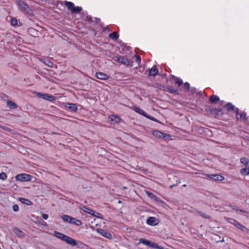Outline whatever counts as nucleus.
Masks as SVG:
<instances>
[{
    "label": "nucleus",
    "mask_w": 249,
    "mask_h": 249,
    "mask_svg": "<svg viewBox=\"0 0 249 249\" xmlns=\"http://www.w3.org/2000/svg\"><path fill=\"white\" fill-rule=\"evenodd\" d=\"M14 232L18 237H23L25 236V233L18 228L15 227L14 229Z\"/></svg>",
    "instance_id": "nucleus-16"
},
{
    "label": "nucleus",
    "mask_w": 249,
    "mask_h": 249,
    "mask_svg": "<svg viewBox=\"0 0 249 249\" xmlns=\"http://www.w3.org/2000/svg\"><path fill=\"white\" fill-rule=\"evenodd\" d=\"M199 249H207L204 248H199Z\"/></svg>",
    "instance_id": "nucleus-56"
},
{
    "label": "nucleus",
    "mask_w": 249,
    "mask_h": 249,
    "mask_svg": "<svg viewBox=\"0 0 249 249\" xmlns=\"http://www.w3.org/2000/svg\"><path fill=\"white\" fill-rule=\"evenodd\" d=\"M18 4L20 8L21 12L30 16H34L33 11L32 8L30 7L27 3L21 0H18Z\"/></svg>",
    "instance_id": "nucleus-2"
},
{
    "label": "nucleus",
    "mask_w": 249,
    "mask_h": 249,
    "mask_svg": "<svg viewBox=\"0 0 249 249\" xmlns=\"http://www.w3.org/2000/svg\"><path fill=\"white\" fill-rule=\"evenodd\" d=\"M196 90V89L195 88H193L190 89V91L191 93L194 94Z\"/></svg>",
    "instance_id": "nucleus-49"
},
{
    "label": "nucleus",
    "mask_w": 249,
    "mask_h": 249,
    "mask_svg": "<svg viewBox=\"0 0 249 249\" xmlns=\"http://www.w3.org/2000/svg\"><path fill=\"white\" fill-rule=\"evenodd\" d=\"M152 134L154 136L159 139H165L166 137H170V135L164 133H162L157 130H153L152 131Z\"/></svg>",
    "instance_id": "nucleus-8"
},
{
    "label": "nucleus",
    "mask_w": 249,
    "mask_h": 249,
    "mask_svg": "<svg viewBox=\"0 0 249 249\" xmlns=\"http://www.w3.org/2000/svg\"><path fill=\"white\" fill-rule=\"evenodd\" d=\"M133 109L137 113H138L144 117H145V116H146V113L145 112H144L143 110H142L141 108H140V107H139L137 106L133 107Z\"/></svg>",
    "instance_id": "nucleus-21"
},
{
    "label": "nucleus",
    "mask_w": 249,
    "mask_h": 249,
    "mask_svg": "<svg viewBox=\"0 0 249 249\" xmlns=\"http://www.w3.org/2000/svg\"><path fill=\"white\" fill-rule=\"evenodd\" d=\"M174 80L175 81V83L177 84L178 87H180L183 84L182 79L174 75H172L171 76L170 80Z\"/></svg>",
    "instance_id": "nucleus-14"
},
{
    "label": "nucleus",
    "mask_w": 249,
    "mask_h": 249,
    "mask_svg": "<svg viewBox=\"0 0 249 249\" xmlns=\"http://www.w3.org/2000/svg\"><path fill=\"white\" fill-rule=\"evenodd\" d=\"M158 73V69L156 68V66H153L151 69L149 70V75L155 76Z\"/></svg>",
    "instance_id": "nucleus-19"
},
{
    "label": "nucleus",
    "mask_w": 249,
    "mask_h": 249,
    "mask_svg": "<svg viewBox=\"0 0 249 249\" xmlns=\"http://www.w3.org/2000/svg\"><path fill=\"white\" fill-rule=\"evenodd\" d=\"M248 140L249 141V138H248Z\"/></svg>",
    "instance_id": "nucleus-59"
},
{
    "label": "nucleus",
    "mask_w": 249,
    "mask_h": 249,
    "mask_svg": "<svg viewBox=\"0 0 249 249\" xmlns=\"http://www.w3.org/2000/svg\"><path fill=\"white\" fill-rule=\"evenodd\" d=\"M146 224L150 226H156L158 224V220L155 217H149L146 220Z\"/></svg>",
    "instance_id": "nucleus-10"
},
{
    "label": "nucleus",
    "mask_w": 249,
    "mask_h": 249,
    "mask_svg": "<svg viewBox=\"0 0 249 249\" xmlns=\"http://www.w3.org/2000/svg\"><path fill=\"white\" fill-rule=\"evenodd\" d=\"M208 176L209 178L214 181H222L224 179V178L222 176L219 174H212Z\"/></svg>",
    "instance_id": "nucleus-11"
},
{
    "label": "nucleus",
    "mask_w": 249,
    "mask_h": 249,
    "mask_svg": "<svg viewBox=\"0 0 249 249\" xmlns=\"http://www.w3.org/2000/svg\"><path fill=\"white\" fill-rule=\"evenodd\" d=\"M143 244L144 245L150 247L152 248L156 249H164V248L162 246H160L158 244L152 242L150 241H149L144 238H141L139 240V243Z\"/></svg>",
    "instance_id": "nucleus-3"
},
{
    "label": "nucleus",
    "mask_w": 249,
    "mask_h": 249,
    "mask_svg": "<svg viewBox=\"0 0 249 249\" xmlns=\"http://www.w3.org/2000/svg\"><path fill=\"white\" fill-rule=\"evenodd\" d=\"M148 196L152 199L155 200V201L160 202V203H164V202L160 199V198L157 196L156 195L153 194L152 193L147 192Z\"/></svg>",
    "instance_id": "nucleus-18"
},
{
    "label": "nucleus",
    "mask_w": 249,
    "mask_h": 249,
    "mask_svg": "<svg viewBox=\"0 0 249 249\" xmlns=\"http://www.w3.org/2000/svg\"><path fill=\"white\" fill-rule=\"evenodd\" d=\"M235 108V113H236V119L237 120H239V109L238 108Z\"/></svg>",
    "instance_id": "nucleus-43"
},
{
    "label": "nucleus",
    "mask_w": 249,
    "mask_h": 249,
    "mask_svg": "<svg viewBox=\"0 0 249 249\" xmlns=\"http://www.w3.org/2000/svg\"><path fill=\"white\" fill-rule=\"evenodd\" d=\"M44 63L48 67L50 68H52L53 66V63L49 59H47L46 60H44Z\"/></svg>",
    "instance_id": "nucleus-35"
},
{
    "label": "nucleus",
    "mask_w": 249,
    "mask_h": 249,
    "mask_svg": "<svg viewBox=\"0 0 249 249\" xmlns=\"http://www.w3.org/2000/svg\"><path fill=\"white\" fill-rule=\"evenodd\" d=\"M115 60L119 63L128 66L132 65L133 62L124 56H116Z\"/></svg>",
    "instance_id": "nucleus-5"
},
{
    "label": "nucleus",
    "mask_w": 249,
    "mask_h": 249,
    "mask_svg": "<svg viewBox=\"0 0 249 249\" xmlns=\"http://www.w3.org/2000/svg\"><path fill=\"white\" fill-rule=\"evenodd\" d=\"M53 235L57 238L62 240V241L65 242L67 244L72 246H76L77 245V241L75 239L59 231H54L53 232Z\"/></svg>",
    "instance_id": "nucleus-1"
},
{
    "label": "nucleus",
    "mask_w": 249,
    "mask_h": 249,
    "mask_svg": "<svg viewBox=\"0 0 249 249\" xmlns=\"http://www.w3.org/2000/svg\"><path fill=\"white\" fill-rule=\"evenodd\" d=\"M240 173L243 176H247L249 175V166H246L245 168L240 170Z\"/></svg>",
    "instance_id": "nucleus-28"
},
{
    "label": "nucleus",
    "mask_w": 249,
    "mask_h": 249,
    "mask_svg": "<svg viewBox=\"0 0 249 249\" xmlns=\"http://www.w3.org/2000/svg\"><path fill=\"white\" fill-rule=\"evenodd\" d=\"M119 34L116 32H113L110 34L108 37L114 40H116L119 38Z\"/></svg>",
    "instance_id": "nucleus-27"
},
{
    "label": "nucleus",
    "mask_w": 249,
    "mask_h": 249,
    "mask_svg": "<svg viewBox=\"0 0 249 249\" xmlns=\"http://www.w3.org/2000/svg\"><path fill=\"white\" fill-rule=\"evenodd\" d=\"M108 26H107L105 29V31H106V30H108Z\"/></svg>",
    "instance_id": "nucleus-54"
},
{
    "label": "nucleus",
    "mask_w": 249,
    "mask_h": 249,
    "mask_svg": "<svg viewBox=\"0 0 249 249\" xmlns=\"http://www.w3.org/2000/svg\"><path fill=\"white\" fill-rule=\"evenodd\" d=\"M11 23L13 26H15L17 25H18L17 19L15 18H12L11 20Z\"/></svg>",
    "instance_id": "nucleus-39"
},
{
    "label": "nucleus",
    "mask_w": 249,
    "mask_h": 249,
    "mask_svg": "<svg viewBox=\"0 0 249 249\" xmlns=\"http://www.w3.org/2000/svg\"><path fill=\"white\" fill-rule=\"evenodd\" d=\"M31 178L32 176L26 174H20L16 176V179L21 182L30 181Z\"/></svg>",
    "instance_id": "nucleus-7"
},
{
    "label": "nucleus",
    "mask_w": 249,
    "mask_h": 249,
    "mask_svg": "<svg viewBox=\"0 0 249 249\" xmlns=\"http://www.w3.org/2000/svg\"><path fill=\"white\" fill-rule=\"evenodd\" d=\"M183 187H186V184H184L183 185H182Z\"/></svg>",
    "instance_id": "nucleus-57"
},
{
    "label": "nucleus",
    "mask_w": 249,
    "mask_h": 249,
    "mask_svg": "<svg viewBox=\"0 0 249 249\" xmlns=\"http://www.w3.org/2000/svg\"><path fill=\"white\" fill-rule=\"evenodd\" d=\"M236 227L240 230L245 233L249 235V229H248L247 228H246L239 222H238L237 225L236 226Z\"/></svg>",
    "instance_id": "nucleus-15"
},
{
    "label": "nucleus",
    "mask_w": 249,
    "mask_h": 249,
    "mask_svg": "<svg viewBox=\"0 0 249 249\" xmlns=\"http://www.w3.org/2000/svg\"><path fill=\"white\" fill-rule=\"evenodd\" d=\"M240 162L241 163L246 166H249V160L246 158L243 157L240 159Z\"/></svg>",
    "instance_id": "nucleus-31"
},
{
    "label": "nucleus",
    "mask_w": 249,
    "mask_h": 249,
    "mask_svg": "<svg viewBox=\"0 0 249 249\" xmlns=\"http://www.w3.org/2000/svg\"><path fill=\"white\" fill-rule=\"evenodd\" d=\"M7 106L11 109H16L17 108V105L10 100H8L7 102Z\"/></svg>",
    "instance_id": "nucleus-26"
},
{
    "label": "nucleus",
    "mask_w": 249,
    "mask_h": 249,
    "mask_svg": "<svg viewBox=\"0 0 249 249\" xmlns=\"http://www.w3.org/2000/svg\"><path fill=\"white\" fill-rule=\"evenodd\" d=\"M64 4L69 10L72 13H79L82 10V8L79 6H75L74 4L71 1H64Z\"/></svg>",
    "instance_id": "nucleus-4"
},
{
    "label": "nucleus",
    "mask_w": 249,
    "mask_h": 249,
    "mask_svg": "<svg viewBox=\"0 0 249 249\" xmlns=\"http://www.w3.org/2000/svg\"><path fill=\"white\" fill-rule=\"evenodd\" d=\"M63 221L67 222L69 223H71L72 220H73V217L70 216L68 215H63L62 216Z\"/></svg>",
    "instance_id": "nucleus-25"
},
{
    "label": "nucleus",
    "mask_w": 249,
    "mask_h": 249,
    "mask_svg": "<svg viewBox=\"0 0 249 249\" xmlns=\"http://www.w3.org/2000/svg\"><path fill=\"white\" fill-rule=\"evenodd\" d=\"M91 215H93L94 216L97 217H99V215H101V214L100 213H99L98 212L94 211V213H91Z\"/></svg>",
    "instance_id": "nucleus-44"
},
{
    "label": "nucleus",
    "mask_w": 249,
    "mask_h": 249,
    "mask_svg": "<svg viewBox=\"0 0 249 249\" xmlns=\"http://www.w3.org/2000/svg\"><path fill=\"white\" fill-rule=\"evenodd\" d=\"M65 107L72 112H76L77 110V106L74 103H65Z\"/></svg>",
    "instance_id": "nucleus-12"
},
{
    "label": "nucleus",
    "mask_w": 249,
    "mask_h": 249,
    "mask_svg": "<svg viewBox=\"0 0 249 249\" xmlns=\"http://www.w3.org/2000/svg\"><path fill=\"white\" fill-rule=\"evenodd\" d=\"M220 242H224V239H223L222 240L220 241Z\"/></svg>",
    "instance_id": "nucleus-58"
},
{
    "label": "nucleus",
    "mask_w": 249,
    "mask_h": 249,
    "mask_svg": "<svg viewBox=\"0 0 249 249\" xmlns=\"http://www.w3.org/2000/svg\"><path fill=\"white\" fill-rule=\"evenodd\" d=\"M225 219L227 221H228V222H229L230 223H231V224H233L235 227L238 223V222L237 220H236L235 219H233L232 218L227 217V218H225Z\"/></svg>",
    "instance_id": "nucleus-29"
},
{
    "label": "nucleus",
    "mask_w": 249,
    "mask_h": 249,
    "mask_svg": "<svg viewBox=\"0 0 249 249\" xmlns=\"http://www.w3.org/2000/svg\"><path fill=\"white\" fill-rule=\"evenodd\" d=\"M208 110L210 112L215 118H217L219 116L218 109L216 108H208Z\"/></svg>",
    "instance_id": "nucleus-20"
},
{
    "label": "nucleus",
    "mask_w": 249,
    "mask_h": 249,
    "mask_svg": "<svg viewBox=\"0 0 249 249\" xmlns=\"http://www.w3.org/2000/svg\"><path fill=\"white\" fill-rule=\"evenodd\" d=\"M86 18H87V21H89V22L91 23V22H93V20L92 19V17L91 16H87Z\"/></svg>",
    "instance_id": "nucleus-45"
},
{
    "label": "nucleus",
    "mask_w": 249,
    "mask_h": 249,
    "mask_svg": "<svg viewBox=\"0 0 249 249\" xmlns=\"http://www.w3.org/2000/svg\"><path fill=\"white\" fill-rule=\"evenodd\" d=\"M233 210H235L236 212L239 211V212L243 213L244 214L249 213L248 212H247V211H246L245 210H242V209H238L233 208Z\"/></svg>",
    "instance_id": "nucleus-40"
},
{
    "label": "nucleus",
    "mask_w": 249,
    "mask_h": 249,
    "mask_svg": "<svg viewBox=\"0 0 249 249\" xmlns=\"http://www.w3.org/2000/svg\"><path fill=\"white\" fill-rule=\"evenodd\" d=\"M37 96L38 98H42L45 100L50 102H53L56 99V97L48 93L37 92Z\"/></svg>",
    "instance_id": "nucleus-6"
},
{
    "label": "nucleus",
    "mask_w": 249,
    "mask_h": 249,
    "mask_svg": "<svg viewBox=\"0 0 249 249\" xmlns=\"http://www.w3.org/2000/svg\"><path fill=\"white\" fill-rule=\"evenodd\" d=\"M218 112H219V116L222 115L224 114V113L223 112V109L222 108H219L218 109Z\"/></svg>",
    "instance_id": "nucleus-48"
},
{
    "label": "nucleus",
    "mask_w": 249,
    "mask_h": 249,
    "mask_svg": "<svg viewBox=\"0 0 249 249\" xmlns=\"http://www.w3.org/2000/svg\"><path fill=\"white\" fill-rule=\"evenodd\" d=\"M168 90L171 93L178 94V90L175 89L173 86L167 87Z\"/></svg>",
    "instance_id": "nucleus-30"
},
{
    "label": "nucleus",
    "mask_w": 249,
    "mask_h": 249,
    "mask_svg": "<svg viewBox=\"0 0 249 249\" xmlns=\"http://www.w3.org/2000/svg\"><path fill=\"white\" fill-rule=\"evenodd\" d=\"M97 231L104 237L109 239H112V236L111 234L109 232L105 230L102 229H97Z\"/></svg>",
    "instance_id": "nucleus-9"
},
{
    "label": "nucleus",
    "mask_w": 249,
    "mask_h": 249,
    "mask_svg": "<svg viewBox=\"0 0 249 249\" xmlns=\"http://www.w3.org/2000/svg\"><path fill=\"white\" fill-rule=\"evenodd\" d=\"M71 224H74L76 226H81L82 224V223L80 220L73 217V220H72Z\"/></svg>",
    "instance_id": "nucleus-33"
},
{
    "label": "nucleus",
    "mask_w": 249,
    "mask_h": 249,
    "mask_svg": "<svg viewBox=\"0 0 249 249\" xmlns=\"http://www.w3.org/2000/svg\"><path fill=\"white\" fill-rule=\"evenodd\" d=\"M96 77L101 80H107L109 78V76L107 75L105 73L97 72L96 73Z\"/></svg>",
    "instance_id": "nucleus-13"
},
{
    "label": "nucleus",
    "mask_w": 249,
    "mask_h": 249,
    "mask_svg": "<svg viewBox=\"0 0 249 249\" xmlns=\"http://www.w3.org/2000/svg\"><path fill=\"white\" fill-rule=\"evenodd\" d=\"M180 183V179H178L176 180V183L175 184H177V186L178 185V184Z\"/></svg>",
    "instance_id": "nucleus-51"
},
{
    "label": "nucleus",
    "mask_w": 249,
    "mask_h": 249,
    "mask_svg": "<svg viewBox=\"0 0 249 249\" xmlns=\"http://www.w3.org/2000/svg\"><path fill=\"white\" fill-rule=\"evenodd\" d=\"M111 120L117 123H119L121 121V118L117 115H113L111 118Z\"/></svg>",
    "instance_id": "nucleus-34"
},
{
    "label": "nucleus",
    "mask_w": 249,
    "mask_h": 249,
    "mask_svg": "<svg viewBox=\"0 0 249 249\" xmlns=\"http://www.w3.org/2000/svg\"><path fill=\"white\" fill-rule=\"evenodd\" d=\"M7 175L6 174V173H4V172H1L0 173V179L2 180H5L6 178H7Z\"/></svg>",
    "instance_id": "nucleus-37"
},
{
    "label": "nucleus",
    "mask_w": 249,
    "mask_h": 249,
    "mask_svg": "<svg viewBox=\"0 0 249 249\" xmlns=\"http://www.w3.org/2000/svg\"><path fill=\"white\" fill-rule=\"evenodd\" d=\"M13 210L16 212H18L19 210L18 206L17 204H14L13 206Z\"/></svg>",
    "instance_id": "nucleus-42"
},
{
    "label": "nucleus",
    "mask_w": 249,
    "mask_h": 249,
    "mask_svg": "<svg viewBox=\"0 0 249 249\" xmlns=\"http://www.w3.org/2000/svg\"><path fill=\"white\" fill-rule=\"evenodd\" d=\"M198 213H199V214L202 217H203L205 218L208 219L211 218V217L209 215L206 214V213H203L202 212H198Z\"/></svg>",
    "instance_id": "nucleus-36"
},
{
    "label": "nucleus",
    "mask_w": 249,
    "mask_h": 249,
    "mask_svg": "<svg viewBox=\"0 0 249 249\" xmlns=\"http://www.w3.org/2000/svg\"><path fill=\"white\" fill-rule=\"evenodd\" d=\"M95 20L96 21V23H97L100 21V19L99 18H95Z\"/></svg>",
    "instance_id": "nucleus-50"
},
{
    "label": "nucleus",
    "mask_w": 249,
    "mask_h": 249,
    "mask_svg": "<svg viewBox=\"0 0 249 249\" xmlns=\"http://www.w3.org/2000/svg\"><path fill=\"white\" fill-rule=\"evenodd\" d=\"M42 217L44 219L46 220V219H48V214H45V213H43V214H42Z\"/></svg>",
    "instance_id": "nucleus-47"
},
{
    "label": "nucleus",
    "mask_w": 249,
    "mask_h": 249,
    "mask_svg": "<svg viewBox=\"0 0 249 249\" xmlns=\"http://www.w3.org/2000/svg\"><path fill=\"white\" fill-rule=\"evenodd\" d=\"M123 189H127V187H125V186H124L123 187Z\"/></svg>",
    "instance_id": "nucleus-55"
},
{
    "label": "nucleus",
    "mask_w": 249,
    "mask_h": 249,
    "mask_svg": "<svg viewBox=\"0 0 249 249\" xmlns=\"http://www.w3.org/2000/svg\"><path fill=\"white\" fill-rule=\"evenodd\" d=\"M30 30L31 32H32V31H33V32H36V30H34V29H33V28H32V29H30Z\"/></svg>",
    "instance_id": "nucleus-53"
},
{
    "label": "nucleus",
    "mask_w": 249,
    "mask_h": 249,
    "mask_svg": "<svg viewBox=\"0 0 249 249\" xmlns=\"http://www.w3.org/2000/svg\"><path fill=\"white\" fill-rule=\"evenodd\" d=\"M247 119L246 113L244 111H243L239 115V120L241 121H245Z\"/></svg>",
    "instance_id": "nucleus-32"
},
{
    "label": "nucleus",
    "mask_w": 249,
    "mask_h": 249,
    "mask_svg": "<svg viewBox=\"0 0 249 249\" xmlns=\"http://www.w3.org/2000/svg\"><path fill=\"white\" fill-rule=\"evenodd\" d=\"M220 101L219 97L215 95H212L209 98V102L212 104H216Z\"/></svg>",
    "instance_id": "nucleus-17"
},
{
    "label": "nucleus",
    "mask_w": 249,
    "mask_h": 249,
    "mask_svg": "<svg viewBox=\"0 0 249 249\" xmlns=\"http://www.w3.org/2000/svg\"><path fill=\"white\" fill-rule=\"evenodd\" d=\"M183 87L184 88L187 89L188 91L190 90V86L189 83L185 82L183 85Z\"/></svg>",
    "instance_id": "nucleus-41"
},
{
    "label": "nucleus",
    "mask_w": 249,
    "mask_h": 249,
    "mask_svg": "<svg viewBox=\"0 0 249 249\" xmlns=\"http://www.w3.org/2000/svg\"><path fill=\"white\" fill-rule=\"evenodd\" d=\"M80 209L83 211L84 212L90 214L91 215V213H94V211L88 208L85 206H81L79 207Z\"/></svg>",
    "instance_id": "nucleus-24"
},
{
    "label": "nucleus",
    "mask_w": 249,
    "mask_h": 249,
    "mask_svg": "<svg viewBox=\"0 0 249 249\" xmlns=\"http://www.w3.org/2000/svg\"><path fill=\"white\" fill-rule=\"evenodd\" d=\"M145 117H146L147 118L149 119L150 120L155 121L156 122H159L157 119H156L154 117H153L149 115H148L147 113L146 114V116H145Z\"/></svg>",
    "instance_id": "nucleus-38"
},
{
    "label": "nucleus",
    "mask_w": 249,
    "mask_h": 249,
    "mask_svg": "<svg viewBox=\"0 0 249 249\" xmlns=\"http://www.w3.org/2000/svg\"><path fill=\"white\" fill-rule=\"evenodd\" d=\"M229 111H232L235 109V107L231 103H228L223 107Z\"/></svg>",
    "instance_id": "nucleus-23"
},
{
    "label": "nucleus",
    "mask_w": 249,
    "mask_h": 249,
    "mask_svg": "<svg viewBox=\"0 0 249 249\" xmlns=\"http://www.w3.org/2000/svg\"><path fill=\"white\" fill-rule=\"evenodd\" d=\"M136 57V61L139 63L141 62V57L138 55H135Z\"/></svg>",
    "instance_id": "nucleus-46"
},
{
    "label": "nucleus",
    "mask_w": 249,
    "mask_h": 249,
    "mask_svg": "<svg viewBox=\"0 0 249 249\" xmlns=\"http://www.w3.org/2000/svg\"><path fill=\"white\" fill-rule=\"evenodd\" d=\"M176 186H177V184H174L173 185H170V188L171 189H172L174 187Z\"/></svg>",
    "instance_id": "nucleus-52"
},
{
    "label": "nucleus",
    "mask_w": 249,
    "mask_h": 249,
    "mask_svg": "<svg viewBox=\"0 0 249 249\" xmlns=\"http://www.w3.org/2000/svg\"><path fill=\"white\" fill-rule=\"evenodd\" d=\"M19 200L23 204H26L27 205H32L33 202L29 199L25 198L23 197L19 198Z\"/></svg>",
    "instance_id": "nucleus-22"
}]
</instances>
